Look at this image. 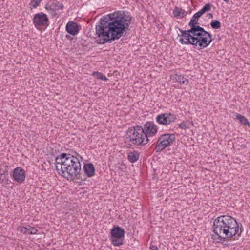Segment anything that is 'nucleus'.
<instances>
[{"instance_id": "4", "label": "nucleus", "mask_w": 250, "mask_h": 250, "mask_svg": "<svg viewBox=\"0 0 250 250\" xmlns=\"http://www.w3.org/2000/svg\"><path fill=\"white\" fill-rule=\"evenodd\" d=\"M127 135L129 138V142L134 145L144 146L149 141L141 126L137 125L129 128L127 131Z\"/></svg>"}, {"instance_id": "18", "label": "nucleus", "mask_w": 250, "mask_h": 250, "mask_svg": "<svg viewBox=\"0 0 250 250\" xmlns=\"http://www.w3.org/2000/svg\"><path fill=\"white\" fill-rule=\"evenodd\" d=\"M127 158L131 163H134L137 161L139 158V154L136 151L134 150L132 152L128 153Z\"/></svg>"}, {"instance_id": "12", "label": "nucleus", "mask_w": 250, "mask_h": 250, "mask_svg": "<svg viewBox=\"0 0 250 250\" xmlns=\"http://www.w3.org/2000/svg\"><path fill=\"white\" fill-rule=\"evenodd\" d=\"M180 32L182 33L181 35H178V37H183L181 38L179 40L180 42L182 44L188 45L191 44L192 45V35L191 33H186V32H188L187 30H183L180 28H178Z\"/></svg>"}, {"instance_id": "5", "label": "nucleus", "mask_w": 250, "mask_h": 250, "mask_svg": "<svg viewBox=\"0 0 250 250\" xmlns=\"http://www.w3.org/2000/svg\"><path fill=\"white\" fill-rule=\"evenodd\" d=\"M202 29L203 32L198 31L192 34V45L195 47L198 45L201 48H204L207 47L212 42V35L205 30L204 28Z\"/></svg>"}, {"instance_id": "29", "label": "nucleus", "mask_w": 250, "mask_h": 250, "mask_svg": "<svg viewBox=\"0 0 250 250\" xmlns=\"http://www.w3.org/2000/svg\"><path fill=\"white\" fill-rule=\"evenodd\" d=\"M207 15H208V18H212V17H213V15L211 13H208Z\"/></svg>"}, {"instance_id": "21", "label": "nucleus", "mask_w": 250, "mask_h": 250, "mask_svg": "<svg viewBox=\"0 0 250 250\" xmlns=\"http://www.w3.org/2000/svg\"><path fill=\"white\" fill-rule=\"evenodd\" d=\"M236 118L237 120H238L239 121V122L243 125H248L249 126H250V123L248 121V120H247V119L244 117V116L241 115V114H237L236 116Z\"/></svg>"}, {"instance_id": "2", "label": "nucleus", "mask_w": 250, "mask_h": 250, "mask_svg": "<svg viewBox=\"0 0 250 250\" xmlns=\"http://www.w3.org/2000/svg\"><path fill=\"white\" fill-rule=\"evenodd\" d=\"M212 229L218 239L223 241L222 244L227 239H230L236 236L240 237L243 230L242 226L240 227L237 221L229 215L218 217L214 221Z\"/></svg>"}, {"instance_id": "10", "label": "nucleus", "mask_w": 250, "mask_h": 250, "mask_svg": "<svg viewBox=\"0 0 250 250\" xmlns=\"http://www.w3.org/2000/svg\"><path fill=\"white\" fill-rule=\"evenodd\" d=\"M63 7V4L58 1L48 2L45 6V9L53 16L59 15L60 14L59 10L62 9Z\"/></svg>"}, {"instance_id": "6", "label": "nucleus", "mask_w": 250, "mask_h": 250, "mask_svg": "<svg viewBox=\"0 0 250 250\" xmlns=\"http://www.w3.org/2000/svg\"><path fill=\"white\" fill-rule=\"evenodd\" d=\"M175 140L174 134L165 133L161 135L156 143V152H161L167 147L171 146L175 142Z\"/></svg>"}, {"instance_id": "15", "label": "nucleus", "mask_w": 250, "mask_h": 250, "mask_svg": "<svg viewBox=\"0 0 250 250\" xmlns=\"http://www.w3.org/2000/svg\"><path fill=\"white\" fill-rule=\"evenodd\" d=\"M66 31L70 35L75 36L77 35L79 32V26L74 21H70L66 24Z\"/></svg>"}, {"instance_id": "20", "label": "nucleus", "mask_w": 250, "mask_h": 250, "mask_svg": "<svg viewBox=\"0 0 250 250\" xmlns=\"http://www.w3.org/2000/svg\"><path fill=\"white\" fill-rule=\"evenodd\" d=\"M176 80L181 84L187 85L188 83L189 80L188 78L182 75H177L175 78Z\"/></svg>"}, {"instance_id": "22", "label": "nucleus", "mask_w": 250, "mask_h": 250, "mask_svg": "<svg viewBox=\"0 0 250 250\" xmlns=\"http://www.w3.org/2000/svg\"><path fill=\"white\" fill-rule=\"evenodd\" d=\"M211 5L208 3H207L200 10L197 12L201 16L204 14L206 12H208L210 10Z\"/></svg>"}, {"instance_id": "24", "label": "nucleus", "mask_w": 250, "mask_h": 250, "mask_svg": "<svg viewBox=\"0 0 250 250\" xmlns=\"http://www.w3.org/2000/svg\"><path fill=\"white\" fill-rule=\"evenodd\" d=\"M211 27L214 29H218L221 27V23L217 20H212L210 22Z\"/></svg>"}, {"instance_id": "25", "label": "nucleus", "mask_w": 250, "mask_h": 250, "mask_svg": "<svg viewBox=\"0 0 250 250\" xmlns=\"http://www.w3.org/2000/svg\"><path fill=\"white\" fill-rule=\"evenodd\" d=\"M42 0H31V2L29 3L31 9L38 7L40 5Z\"/></svg>"}, {"instance_id": "23", "label": "nucleus", "mask_w": 250, "mask_h": 250, "mask_svg": "<svg viewBox=\"0 0 250 250\" xmlns=\"http://www.w3.org/2000/svg\"><path fill=\"white\" fill-rule=\"evenodd\" d=\"M93 76L97 79L101 80H104V81H107L108 80V78L103 73H100L99 72H95L94 71L93 73Z\"/></svg>"}, {"instance_id": "17", "label": "nucleus", "mask_w": 250, "mask_h": 250, "mask_svg": "<svg viewBox=\"0 0 250 250\" xmlns=\"http://www.w3.org/2000/svg\"><path fill=\"white\" fill-rule=\"evenodd\" d=\"M173 14L176 18H182L187 15L188 12L181 8L175 7L173 10Z\"/></svg>"}, {"instance_id": "30", "label": "nucleus", "mask_w": 250, "mask_h": 250, "mask_svg": "<svg viewBox=\"0 0 250 250\" xmlns=\"http://www.w3.org/2000/svg\"><path fill=\"white\" fill-rule=\"evenodd\" d=\"M66 38L67 39L71 40V37L70 36V35H66Z\"/></svg>"}, {"instance_id": "3", "label": "nucleus", "mask_w": 250, "mask_h": 250, "mask_svg": "<svg viewBox=\"0 0 250 250\" xmlns=\"http://www.w3.org/2000/svg\"><path fill=\"white\" fill-rule=\"evenodd\" d=\"M73 156L69 153H63L55 158V168L58 174L67 178H75L80 173L81 163L83 159L78 153Z\"/></svg>"}, {"instance_id": "31", "label": "nucleus", "mask_w": 250, "mask_h": 250, "mask_svg": "<svg viewBox=\"0 0 250 250\" xmlns=\"http://www.w3.org/2000/svg\"><path fill=\"white\" fill-rule=\"evenodd\" d=\"M225 2H228L229 0H223Z\"/></svg>"}, {"instance_id": "19", "label": "nucleus", "mask_w": 250, "mask_h": 250, "mask_svg": "<svg viewBox=\"0 0 250 250\" xmlns=\"http://www.w3.org/2000/svg\"><path fill=\"white\" fill-rule=\"evenodd\" d=\"M21 231L28 234H36L38 231L36 229L30 226H28V227H23Z\"/></svg>"}, {"instance_id": "32", "label": "nucleus", "mask_w": 250, "mask_h": 250, "mask_svg": "<svg viewBox=\"0 0 250 250\" xmlns=\"http://www.w3.org/2000/svg\"><path fill=\"white\" fill-rule=\"evenodd\" d=\"M220 241L221 242H223V241H222V240H221V241H220H220H218V242H220Z\"/></svg>"}, {"instance_id": "13", "label": "nucleus", "mask_w": 250, "mask_h": 250, "mask_svg": "<svg viewBox=\"0 0 250 250\" xmlns=\"http://www.w3.org/2000/svg\"><path fill=\"white\" fill-rule=\"evenodd\" d=\"M13 177L14 180L18 183H22L25 179L24 170L21 167H16L13 171Z\"/></svg>"}, {"instance_id": "8", "label": "nucleus", "mask_w": 250, "mask_h": 250, "mask_svg": "<svg viewBox=\"0 0 250 250\" xmlns=\"http://www.w3.org/2000/svg\"><path fill=\"white\" fill-rule=\"evenodd\" d=\"M33 23L35 27L48 26L49 23V19L43 12H40L34 15Z\"/></svg>"}, {"instance_id": "1", "label": "nucleus", "mask_w": 250, "mask_h": 250, "mask_svg": "<svg viewBox=\"0 0 250 250\" xmlns=\"http://www.w3.org/2000/svg\"><path fill=\"white\" fill-rule=\"evenodd\" d=\"M132 17L124 11H116L104 16L96 25V38L98 44L119 39L131 24Z\"/></svg>"}, {"instance_id": "7", "label": "nucleus", "mask_w": 250, "mask_h": 250, "mask_svg": "<svg viewBox=\"0 0 250 250\" xmlns=\"http://www.w3.org/2000/svg\"><path fill=\"white\" fill-rule=\"evenodd\" d=\"M125 234V230L118 226L114 227L110 230V240L115 246H120L123 244Z\"/></svg>"}, {"instance_id": "11", "label": "nucleus", "mask_w": 250, "mask_h": 250, "mask_svg": "<svg viewBox=\"0 0 250 250\" xmlns=\"http://www.w3.org/2000/svg\"><path fill=\"white\" fill-rule=\"evenodd\" d=\"M144 133L148 136H154L158 132V128L153 122H146L143 127Z\"/></svg>"}, {"instance_id": "28", "label": "nucleus", "mask_w": 250, "mask_h": 250, "mask_svg": "<svg viewBox=\"0 0 250 250\" xmlns=\"http://www.w3.org/2000/svg\"><path fill=\"white\" fill-rule=\"evenodd\" d=\"M151 250H158V248L156 246H151L150 247Z\"/></svg>"}, {"instance_id": "14", "label": "nucleus", "mask_w": 250, "mask_h": 250, "mask_svg": "<svg viewBox=\"0 0 250 250\" xmlns=\"http://www.w3.org/2000/svg\"><path fill=\"white\" fill-rule=\"evenodd\" d=\"M198 20L194 19V18L192 17V18L190 20V21L189 23H188V26L190 27V29L189 30H188V32H186V33L188 34L190 33L191 34L193 33H196L197 31H201L203 32L202 28L203 27L199 26L198 24Z\"/></svg>"}, {"instance_id": "26", "label": "nucleus", "mask_w": 250, "mask_h": 250, "mask_svg": "<svg viewBox=\"0 0 250 250\" xmlns=\"http://www.w3.org/2000/svg\"><path fill=\"white\" fill-rule=\"evenodd\" d=\"M178 126L182 129H186L189 128V125L187 124V123L184 121L179 124Z\"/></svg>"}, {"instance_id": "16", "label": "nucleus", "mask_w": 250, "mask_h": 250, "mask_svg": "<svg viewBox=\"0 0 250 250\" xmlns=\"http://www.w3.org/2000/svg\"><path fill=\"white\" fill-rule=\"evenodd\" d=\"M83 170L85 174L88 177H92L95 174V169L92 163L84 164Z\"/></svg>"}, {"instance_id": "27", "label": "nucleus", "mask_w": 250, "mask_h": 250, "mask_svg": "<svg viewBox=\"0 0 250 250\" xmlns=\"http://www.w3.org/2000/svg\"><path fill=\"white\" fill-rule=\"evenodd\" d=\"M201 16L199 15L197 12H196L195 14H194V15L192 16L193 18L196 20H199V19L200 18Z\"/></svg>"}, {"instance_id": "9", "label": "nucleus", "mask_w": 250, "mask_h": 250, "mask_svg": "<svg viewBox=\"0 0 250 250\" xmlns=\"http://www.w3.org/2000/svg\"><path fill=\"white\" fill-rule=\"evenodd\" d=\"M176 116L171 113H165L158 115L156 117V122L162 125H167L175 122Z\"/></svg>"}]
</instances>
